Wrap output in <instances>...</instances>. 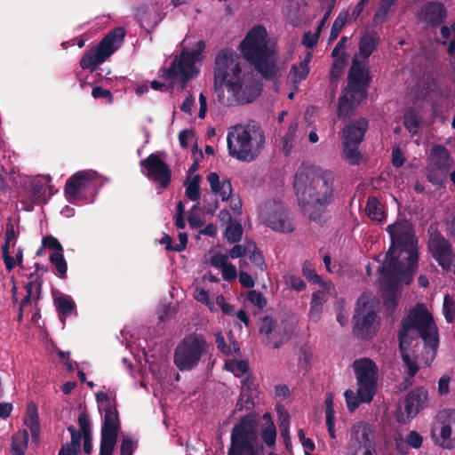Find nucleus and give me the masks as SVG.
Here are the masks:
<instances>
[{
    "label": "nucleus",
    "instance_id": "nucleus-53",
    "mask_svg": "<svg viewBox=\"0 0 455 455\" xmlns=\"http://www.w3.org/2000/svg\"><path fill=\"white\" fill-rule=\"evenodd\" d=\"M247 299L255 307L263 309L267 306V300L263 294L256 290L248 292Z\"/></svg>",
    "mask_w": 455,
    "mask_h": 455
},
{
    "label": "nucleus",
    "instance_id": "nucleus-32",
    "mask_svg": "<svg viewBox=\"0 0 455 455\" xmlns=\"http://www.w3.org/2000/svg\"><path fill=\"white\" fill-rule=\"evenodd\" d=\"M347 53L342 52L338 58H334L331 68L330 70L331 84L337 86L338 80L342 76L346 67Z\"/></svg>",
    "mask_w": 455,
    "mask_h": 455
},
{
    "label": "nucleus",
    "instance_id": "nucleus-33",
    "mask_svg": "<svg viewBox=\"0 0 455 455\" xmlns=\"http://www.w3.org/2000/svg\"><path fill=\"white\" fill-rule=\"evenodd\" d=\"M259 331L260 334H265L271 339L283 331V326H276V322L271 316L265 315L260 321Z\"/></svg>",
    "mask_w": 455,
    "mask_h": 455
},
{
    "label": "nucleus",
    "instance_id": "nucleus-7",
    "mask_svg": "<svg viewBox=\"0 0 455 455\" xmlns=\"http://www.w3.org/2000/svg\"><path fill=\"white\" fill-rule=\"evenodd\" d=\"M228 154L243 162H251L265 144L264 132L259 125H235L227 138Z\"/></svg>",
    "mask_w": 455,
    "mask_h": 455
},
{
    "label": "nucleus",
    "instance_id": "nucleus-41",
    "mask_svg": "<svg viewBox=\"0 0 455 455\" xmlns=\"http://www.w3.org/2000/svg\"><path fill=\"white\" fill-rule=\"evenodd\" d=\"M19 233L15 231L14 226L10 220L6 224V230L4 234V243L2 245V251H10L11 246H15Z\"/></svg>",
    "mask_w": 455,
    "mask_h": 455
},
{
    "label": "nucleus",
    "instance_id": "nucleus-63",
    "mask_svg": "<svg viewBox=\"0 0 455 455\" xmlns=\"http://www.w3.org/2000/svg\"><path fill=\"white\" fill-rule=\"evenodd\" d=\"M135 450L132 440L129 437H124L120 445L121 455H132Z\"/></svg>",
    "mask_w": 455,
    "mask_h": 455
},
{
    "label": "nucleus",
    "instance_id": "nucleus-8",
    "mask_svg": "<svg viewBox=\"0 0 455 455\" xmlns=\"http://www.w3.org/2000/svg\"><path fill=\"white\" fill-rule=\"evenodd\" d=\"M208 349L209 344L203 334H188L178 343L174 350V364L181 371H192L198 366Z\"/></svg>",
    "mask_w": 455,
    "mask_h": 455
},
{
    "label": "nucleus",
    "instance_id": "nucleus-2",
    "mask_svg": "<svg viewBox=\"0 0 455 455\" xmlns=\"http://www.w3.org/2000/svg\"><path fill=\"white\" fill-rule=\"evenodd\" d=\"M292 186L303 213L312 221H324L323 214L334 201L332 172L302 164L295 172Z\"/></svg>",
    "mask_w": 455,
    "mask_h": 455
},
{
    "label": "nucleus",
    "instance_id": "nucleus-34",
    "mask_svg": "<svg viewBox=\"0 0 455 455\" xmlns=\"http://www.w3.org/2000/svg\"><path fill=\"white\" fill-rule=\"evenodd\" d=\"M297 130H298V123L297 122L291 123L289 125L286 133L282 138V142H283L282 150L286 156H290V154L294 147Z\"/></svg>",
    "mask_w": 455,
    "mask_h": 455
},
{
    "label": "nucleus",
    "instance_id": "nucleus-28",
    "mask_svg": "<svg viewBox=\"0 0 455 455\" xmlns=\"http://www.w3.org/2000/svg\"><path fill=\"white\" fill-rule=\"evenodd\" d=\"M155 11L148 5L140 4L135 7L134 16L142 28L147 30L153 29L158 23L156 20H151Z\"/></svg>",
    "mask_w": 455,
    "mask_h": 455
},
{
    "label": "nucleus",
    "instance_id": "nucleus-4",
    "mask_svg": "<svg viewBox=\"0 0 455 455\" xmlns=\"http://www.w3.org/2000/svg\"><path fill=\"white\" fill-rule=\"evenodd\" d=\"M391 244L385 255L381 267L405 271L410 278L416 272L419 261L418 238L412 223L407 219H399L386 228Z\"/></svg>",
    "mask_w": 455,
    "mask_h": 455
},
{
    "label": "nucleus",
    "instance_id": "nucleus-12",
    "mask_svg": "<svg viewBox=\"0 0 455 455\" xmlns=\"http://www.w3.org/2000/svg\"><path fill=\"white\" fill-rule=\"evenodd\" d=\"M379 271L382 278L383 307L386 317H392L397 308V292L399 284L404 283L410 284L413 280L414 273H411L410 279L405 271L399 269H384L380 267Z\"/></svg>",
    "mask_w": 455,
    "mask_h": 455
},
{
    "label": "nucleus",
    "instance_id": "nucleus-25",
    "mask_svg": "<svg viewBox=\"0 0 455 455\" xmlns=\"http://www.w3.org/2000/svg\"><path fill=\"white\" fill-rule=\"evenodd\" d=\"M207 180L212 191L219 194L222 201H228L231 197L233 188L230 180H220L217 172H211L207 175Z\"/></svg>",
    "mask_w": 455,
    "mask_h": 455
},
{
    "label": "nucleus",
    "instance_id": "nucleus-49",
    "mask_svg": "<svg viewBox=\"0 0 455 455\" xmlns=\"http://www.w3.org/2000/svg\"><path fill=\"white\" fill-rule=\"evenodd\" d=\"M251 262L260 271H263L267 268V264L265 262V259L263 253L260 250L257 248L255 244V248H251V253L247 254Z\"/></svg>",
    "mask_w": 455,
    "mask_h": 455
},
{
    "label": "nucleus",
    "instance_id": "nucleus-64",
    "mask_svg": "<svg viewBox=\"0 0 455 455\" xmlns=\"http://www.w3.org/2000/svg\"><path fill=\"white\" fill-rule=\"evenodd\" d=\"M221 269H222V276H223L224 280L230 282L236 278L237 271H236L235 266H234L233 264L228 263Z\"/></svg>",
    "mask_w": 455,
    "mask_h": 455
},
{
    "label": "nucleus",
    "instance_id": "nucleus-39",
    "mask_svg": "<svg viewBox=\"0 0 455 455\" xmlns=\"http://www.w3.org/2000/svg\"><path fill=\"white\" fill-rule=\"evenodd\" d=\"M353 430L356 435V440L359 447L372 445L370 438V428L366 424H358L353 427Z\"/></svg>",
    "mask_w": 455,
    "mask_h": 455
},
{
    "label": "nucleus",
    "instance_id": "nucleus-10",
    "mask_svg": "<svg viewBox=\"0 0 455 455\" xmlns=\"http://www.w3.org/2000/svg\"><path fill=\"white\" fill-rule=\"evenodd\" d=\"M205 47V43L199 40L191 50L183 49L166 70V77L180 78L182 84L181 89H184L188 81L198 75L199 69L196 67V63L204 60Z\"/></svg>",
    "mask_w": 455,
    "mask_h": 455
},
{
    "label": "nucleus",
    "instance_id": "nucleus-60",
    "mask_svg": "<svg viewBox=\"0 0 455 455\" xmlns=\"http://www.w3.org/2000/svg\"><path fill=\"white\" fill-rule=\"evenodd\" d=\"M43 245L48 249L54 250L53 252L63 251V247L57 238L52 235H47L43 238Z\"/></svg>",
    "mask_w": 455,
    "mask_h": 455
},
{
    "label": "nucleus",
    "instance_id": "nucleus-55",
    "mask_svg": "<svg viewBox=\"0 0 455 455\" xmlns=\"http://www.w3.org/2000/svg\"><path fill=\"white\" fill-rule=\"evenodd\" d=\"M344 395L349 411H354L359 406L360 403H363L361 397L350 389L346 390Z\"/></svg>",
    "mask_w": 455,
    "mask_h": 455
},
{
    "label": "nucleus",
    "instance_id": "nucleus-3",
    "mask_svg": "<svg viewBox=\"0 0 455 455\" xmlns=\"http://www.w3.org/2000/svg\"><path fill=\"white\" fill-rule=\"evenodd\" d=\"M419 337L435 355L439 347L438 328L433 315L423 303H417L409 310L403 317L397 332L398 350L406 375L415 376L419 370L418 355L411 349L413 340Z\"/></svg>",
    "mask_w": 455,
    "mask_h": 455
},
{
    "label": "nucleus",
    "instance_id": "nucleus-36",
    "mask_svg": "<svg viewBox=\"0 0 455 455\" xmlns=\"http://www.w3.org/2000/svg\"><path fill=\"white\" fill-rule=\"evenodd\" d=\"M397 0H381L379 9L376 11L373 17V23L382 24L387 20V14L390 8L396 3Z\"/></svg>",
    "mask_w": 455,
    "mask_h": 455
},
{
    "label": "nucleus",
    "instance_id": "nucleus-37",
    "mask_svg": "<svg viewBox=\"0 0 455 455\" xmlns=\"http://www.w3.org/2000/svg\"><path fill=\"white\" fill-rule=\"evenodd\" d=\"M30 281L25 285V290L29 288V291L33 292L36 290L34 299L39 300L42 293L43 286V275L41 273H31L28 275Z\"/></svg>",
    "mask_w": 455,
    "mask_h": 455
},
{
    "label": "nucleus",
    "instance_id": "nucleus-13",
    "mask_svg": "<svg viewBox=\"0 0 455 455\" xmlns=\"http://www.w3.org/2000/svg\"><path fill=\"white\" fill-rule=\"evenodd\" d=\"M357 380V395L364 403H371L376 394L379 369L370 358L357 359L353 363Z\"/></svg>",
    "mask_w": 455,
    "mask_h": 455
},
{
    "label": "nucleus",
    "instance_id": "nucleus-46",
    "mask_svg": "<svg viewBox=\"0 0 455 455\" xmlns=\"http://www.w3.org/2000/svg\"><path fill=\"white\" fill-rule=\"evenodd\" d=\"M243 235V228L240 223L230 224L228 226L225 236L228 243H237Z\"/></svg>",
    "mask_w": 455,
    "mask_h": 455
},
{
    "label": "nucleus",
    "instance_id": "nucleus-52",
    "mask_svg": "<svg viewBox=\"0 0 455 455\" xmlns=\"http://www.w3.org/2000/svg\"><path fill=\"white\" fill-rule=\"evenodd\" d=\"M321 32L322 30L316 28L314 33L311 31L304 33L301 41L302 44L308 49H313L318 43Z\"/></svg>",
    "mask_w": 455,
    "mask_h": 455
},
{
    "label": "nucleus",
    "instance_id": "nucleus-26",
    "mask_svg": "<svg viewBox=\"0 0 455 455\" xmlns=\"http://www.w3.org/2000/svg\"><path fill=\"white\" fill-rule=\"evenodd\" d=\"M53 302L60 320L64 324L66 318L71 315L73 311L76 310V303L70 296L63 293H59L58 296H54Z\"/></svg>",
    "mask_w": 455,
    "mask_h": 455
},
{
    "label": "nucleus",
    "instance_id": "nucleus-20",
    "mask_svg": "<svg viewBox=\"0 0 455 455\" xmlns=\"http://www.w3.org/2000/svg\"><path fill=\"white\" fill-rule=\"evenodd\" d=\"M378 318L377 313L373 309L365 310V304L363 308L359 306L356 307L353 316V333L358 339H369L373 334V324Z\"/></svg>",
    "mask_w": 455,
    "mask_h": 455
},
{
    "label": "nucleus",
    "instance_id": "nucleus-61",
    "mask_svg": "<svg viewBox=\"0 0 455 455\" xmlns=\"http://www.w3.org/2000/svg\"><path fill=\"white\" fill-rule=\"evenodd\" d=\"M92 96L94 99L103 98L106 99L108 103L113 102V95L109 90L104 89L100 86H95L92 90Z\"/></svg>",
    "mask_w": 455,
    "mask_h": 455
},
{
    "label": "nucleus",
    "instance_id": "nucleus-15",
    "mask_svg": "<svg viewBox=\"0 0 455 455\" xmlns=\"http://www.w3.org/2000/svg\"><path fill=\"white\" fill-rule=\"evenodd\" d=\"M141 172L148 180L166 188L172 180V171L169 165L157 154L152 153L140 161Z\"/></svg>",
    "mask_w": 455,
    "mask_h": 455
},
{
    "label": "nucleus",
    "instance_id": "nucleus-35",
    "mask_svg": "<svg viewBox=\"0 0 455 455\" xmlns=\"http://www.w3.org/2000/svg\"><path fill=\"white\" fill-rule=\"evenodd\" d=\"M446 171L429 164L426 169V176L427 180L433 185H441L446 179Z\"/></svg>",
    "mask_w": 455,
    "mask_h": 455
},
{
    "label": "nucleus",
    "instance_id": "nucleus-30",
    "mask_svg": "<svg viewBox=\"0 0 455 455\" xmlns=\"http://www.w3.org/2000/svg\"><path fill=\"white\" fill-rule=\"evenodd\" d=\"M28 434L27 430L15 433L12 437V455H24L28 448Z\"/></svg>",
    "mask_w": 455,
    "mask_h": 455
},
{
    "label": "nucleus",
    "instance_id": "nucleus-5",
    "mask_svg": "<svg viewBox=\"0 0 455 455\" xmlns=\"http://www.w3.org/2000/svg\"><path fill=\"white\" fill-rule=\"evenodd\" d=\"M266 28L258 25L249 30L239 49L243 58L267 80L276 78L279 68L275 52L267 46Z\"/></svg>",
    "mask_w": 455,
    "mask_h": 455
},
{
    "label": "nucleus",
    "instance_id": "nucleus-18",
    "mask_svg": "<svg viewBox=\"0 0 455 455\" xmlns=\"http://www.w3.org/2000/svg\"><path fill=\"white\" fill-rule=\"evenodd\" d=\"M417 16L425 28L435 29L445 22L448 10L442 2L433 0L422 4Z\"/></svg>",
    "mask_w": 455,
    "mask_h": 455
},
{
    "label": "nucleus",
    "instance_id": "nucleus-43",
    "mask_svg": "<svg viewBox=\"0 0 455 455\" xmlns=\"http://www.w3.org/2000/svg\"><path fill=\"white\" fill-rule=\"evenodd\" d=\"M200 175L194 176L186 188V196L191 201L195 202L200 198Z\"/></svg>",
    "mask_w": 455,
    "mask_h": 455
},
{
    "label": "nucleus",
    "instance_id": "nucleus-21",
    "mask_svg": "<svg viewBox=\"0 0 455 455\" xmlns=\"http://www.w3.org/2000/svg\"><path fill=\"white\" fill-rule=\"evenodd\" d=\"M429 249L433 258L442 268L446 271L450 270L455 257L450 241L441 234H437L430 240Z\"/></svg>",
    "mask_w": 455,
    "mask_h": 455
},
{
    "label": "nucleus",
    "instance_id": "nucleus-6",
    "mask_svg": "<svg viewBox=\"0 0 455 455\" xmlns=\"http://www.w3.org/2000/svg\"><path fill=\"white\" fill-rule=\"evenodd\" d=\"M371 82L369 69L356 58L352 61L347 75V84L339 99L337 116L346 119L354 114L355 108L368 96V87Z\"/></svg>",
    "mask_w": 455,
    "mask_h": 455
},
{
    "label": "nucleus",
    "instance_id": "nucleus-22",
    "mask_svg": "<svg viewBox=\"0 0 455 455\" xmlns=\"http://www.w3.org/2000/svg\"><path fill=\"white\" fill-rule=\"evenodd\" d=\"M428 405V391L423 387H417L410 391L404 399V411L408 418H414Z\"/></svg>",
    "mask_w": 455,
    "mask_h": 455
},
{
    "label": "nucleus",
    "instance_id": "nucleus-11",
    "mask_svg": "<svg viewBox=\"0 0 455 455\" xmlns=\"http://www.w3.org/2000/svg\"><path fill=\"white\" fill-rule=\"evenodd\" d=\"M125 35V29L122 27L111 29L96 46L84 52L79 62L80 67L93 72L98 65L119 49Z\"/></svg>",
    "mask_w": 455,
    "mask_h": 455
},
{
    "label": "nucleus",
    "instance_id": "nucleus-51",
    "mask_svg": "<svg viewBox=\"0 0 455 455\" xmlns=\"http://www.w3.org/2000/svg\"><path fill=\"white\" fill-rule=\"evenodd\" d=\"M443 311L446 322L451 323L455 318V302L451 299L448 294L443 299Z\"/></svg>",
    "mask_w": 455,
    "mask_h": 455
},
{
    "label": "nucleus",
    "instance_id": "nucleus-42",
    "mask_svg": "<svg viewBox=\"0 0 455 455\" xmlns=\"http://www.w3.org/2000/svg\"><path fill=\"white\" fill-rule=\"evenodd\" d=\"M403 124L409 132L416 134L419 127V118L414 110H409L403 115Z\"/></svg>",
    "mask_w": 455,
    "mask_h": 455
},
{
    "label": "nucleus",
    "instance_id": "nucleus-27",
    "mask_svg": "<svg viewBox=\"0 0 455 455\" xmlns=\"http://www.w3.org/2000/svg\"><path fill=\"white\" fill-rule=\"evenodd\" d=\"M431 164L432 165L441 168L446 172L451 165V160L448 149L441 145L434 146L431 149Z\"/></svg>",
    "mask_w": 455,
    "mask_h": 455
},
{
    "label": "nucleus",
    "instance_id": "nucleus-57",
    "mask_svg": "<svg viewBox=\"0 0 455 455\" xmlns=\"http://www.w3.org/2000/svg\"><path fill=\"white\" fill-rule=\"evenodd\" d=\"M77 421L81 429L80 431L83 433V436L92 435L91 422L86 411H83L79 414Z\"/></svg>",
    "mask_w": 455,
    "mask_h": 455
},
{
    "label": "nucleus",
    "instance_id": "nucleus-62",
    "mask_svg": "<svg viewBox=\"0 0 455 455\" xmlns=\"http://www.w3.org/2000/svg\"><path fill=\"white\" fill-rule=\"evenodd\" d=\"M405 157L403 153L398 146H395L392 149V164L398 168L403 165Z\"/></svg>",
    "mask_w": 455,
    "mask_h": 455
},
{
    "label": "nucleus",
    "instance_id": "nucleus-1",
    "mask_svg": "<svg viewBox=\"0 0 455 455\" xmlns=\"http://www.w3.org/2000/svg\"><path fill=\"white\" fill-rule=\"evenodd\" d=\"M261 91V85L242 71L235 52L226 48L218 52L214 67V94L220 105L232 107L251 103Z\"/></svg>",
    "mask_w": 455,
    "mask_h": 455
},
{
    "label": "nucleus",
    "instance_id": "nucleus-38",
    "mask_svg": "<svg viewBox=\"0 0 455 455\" xmlns=\"http://www.w3.org/2000/svg\"><path fill=\"white\" fill-rule=\"evenodd\" d=\"M50 262L55 267L59 276L60 278L67 277L68 271V264L64 259L63 253L61 252H52L49 257Z\"/></svg>",
    "mask_w": 455,
    "mask_h": 455
},
{
    "label": "nucleus",
    "instance_id": "nucleus-9",
    "mask_svg": "<svg viewBox=\"0 0 455 455\" xmlns=\"http://www.w3.org/2000/svg\"><path fill=\"white\" fill-rule=\"evenodd\" d=\"M258 421L252 413L240 419L231 432L228 455H258Z\"/></svg>",
    "mask_w": 455,
    "mask_h": 455
},
{
    "label": "nucleus",
    "instance_id": "nucleus-54",
    "mask_svg": "<svg viewBox=\"0 0 455 455\" xmlns=\"http://www.w3.org/2000/svg\"><path fill=\"white\" fill-rule=\"evenodd\" d=\"M302 274L305 278L312 283L320 284L322 283L320 275H317L315 270L307 262H305L303 265Z\"/></svg>",
    "mask_w": 455,
    "mask_h": 455
},
{
    "label": "nucleus",
    "instance_id": "nucleus-16",
    "mask_svg": "<svg viewBox=\"0 0 455 455\" xmlns=\"http://www.w3.org/2000/svg\"><path fill=\"white\" fill-rule=\"evenodd\" d=\"M264 224L271 229L281 233H291L294 230L283 205L276 201H269L264 204L260 212Z\"/></svg>",
    "mask_w": 455,
    "mask_h": 455
},
{
    "label": "nucleus",
    "instance_id": "nucleus-31",
    "mask_svg": "<svg viewBox=\"0 0 455 455\" xmlns=\"http://www.w3.org/2000/svg\"><path fill=\"white\" fill-rule=\"evenodd\" d=\"M311 56L308 55L304 60H302L299 66L293 65L289 73V78L294 83L298 84L305 80L309 74V61Z\"/></svg>",
    "mask_w": 455,
    "mask_h": 455
},
{
    "label": "nucleus",
    "instance_id": "nucleus-58",
    "mask_svg": "<svg viewBox=\"0 0 455 455\" xmlns=\"http://www.w3.org/2000/svg\"><path fill=\"white\" fill-rule=\"evenodd\" d=\"M405 443L413 449H419L422 446L423 438L417 431L411 430L406 435Z\"/></svg>",
    "mask_w": 455,
    "mask_h": 455
},
{
    "label": "nucleus",
    "instance_id": "nucleus-44",
    "mask_svg": "<svg viewBox=\"0 0 455 455\" xmlns=\"http://www.w3.org/2000/svg\"><path fill=\"white\" fill-rule=\"evenodd\" d=\"M283 331L275 334L276 339L273 342L274 348H280L285 342L289 340L292 334V329L288 326V323L285 321L282 322ZM275 339V337L273 338Z\"/></svg>",
    "mask_w": 455,
    "mask_h": 455
},
{
    "label": "nucleus",
    "instance_id": "nucleus-17",
    "mask_svg": "<svg viewBox=\"0 0 455 455\" xmlns=\"http://www.w3.org/2000/svg\"><path fill=\"white\" fill-rule=\"evenodd\" d=\"M441 420L436 428L432 430L435 444L445 448H455V409H445L440 415Z\"/></svg>",
    "mask_w": 455,
    "mask_h": 455
},
{
    "label": "nucleus",
    "instance_id": "nucleus-56",
    "mask_svg": "<svg viewBox=\"0 0 455 455\" xmlns=\"http://www.w3.org/2000/svg\"><path fill=\"white\" fill-rule=\"evenodd\" d=\"M277 412L280 414V417L282 418L279 426L281 435L283 438H285L286 436H289V414L284 411V409L282 406H279L277 408Z\"/></svg>",
    "mask_w": 455,
    "mask_h": 455
},
{
    "label": "nucleus",
    "instance_id": "nucleus-14",
    "mask_svg": "<svg viewBox=\"0 0 455 455\" xmlns=\"http://www.w3.org/2000/svg\"><path fill=\"white\" fill-rule=\"evenodd\" d=\"M368 129V120L359 118L347 124L342 130L341 142L345 160L350 165L359 164L361 153L358 150L359 145L363 140Z\"/></svg>",
    "mask_w": 455,
    "mask_h": 455
},
{
    "label": "nucleus",
    "instance_id": "nucleus-47",
    "mask_svg": "<svg viewBox=\"0 0 455 455\" xmlns=\"http://www.w3.org/2000/svg\"><path fill=\"white\" fill-rule=\"evenodd\" d=\"M31 199L36 203H40L44 196V187L41 180H33L29 183Z\"/></svg>",
    "mask_w": 455,
    "mask_h": 455
},
{
    "label": "nucleus",
    "instance_id": "nucleus-29",
    "mask_svg": "<svg viewBox=\"0 0 455 455\" xmlns=\"http://www.w3.org/2000/svg\"><path fill=\"white\" fill-rule=\"evenodd\" d=\"M365 212L371 220L381 222L387 218L382 204L375 196L368 197Z\"/></svg>",
    "mask_w": 455,
    "mask_h": 455
},
{
    "label": "nucleus",
    "instance_id": "nucleus-23",
    "mask_svg": "<svg viewBox=\"0 0 455 455\" xmlns=\"http://www.w3.org/2000/svg\"><path fill=\"white\" fill-rule=\"evenodd\" d=\"M120 428L121 424L118 411L115 405L108 404L105 408L100 435L118 437Z\"/></svg>",
    "mask_w": 455,
    "mask_h": 455
},
{
    "label": "nucleus",
    "instance_id": "nucleus-40",
    "mask_svg": "<svg viewBox=\"0 0 455 455\" xmlns=\"http://www.w3.org/2000/svg\"><path fill=\"white\" fill-rule=\"evenodd\" d=\"M348 16H349V13L347 11L341 12L339 13V15L337 16V18L335 19V20L332 24L331 29V33H330V36H329L330 42L334 41L339 36V33L341 32V30L343 29L344 26L346 25V23L347 21Z\"/></svg>",
    "mask_w": 455,
    "mask_h": 455
},
{
    "label": "nucleus",
    "instance_id": "nucleus-24",
    "mask_svg": "<svg viewBox=\"0 0 455 455\" xmlns=\"http://www.w3.org/2000/svg\"><path fill=\"white\" fill-rule=\"evenodd\" d=\"M380 42L379 35L375 30L365 31L359 41V55L367 60L376 50Z\"/></svg>",
    "mask_w": 455,
    "mask_h": 455
},
{
    "label": "nucleus",
    "instance_id": "nucleus-50",
    "mask_svg": "<svg viewBox=\"0 0 455 455\" xmlns=\"http://www.w3.org/2000/svg\"><path fill=\"white\" fill-rule=\"evenodd\" d=\"M251 248H255L254 242H249L246 245L235 244L228 252V257L231 259H237L243 255L251 253Z\"/></svg>",
    "mask_w": 455,
    "mask_h": 455
},
{
    "label": "nucleus",
    "instance_id": "nucleus-48",
    "mask_svg": "<svg viewBox=\"0 0 455 455\" xmlns=\"http://www.w3.org/2000/svg\"><path fill=\"white\" fill-rule=\"evenodd\" d=\"M261 436L264 443L271 447L275 443L276 439V429L273 421H270L267 427H263L261 431Z\"/></svg>",
    "mask_w": 455,
    "mask_h": 455
},
{
    "label": "nucleus",
    "instance_id": "nucleus-59",
    "mask_svg": "<svg viewBox=\"0 0 455 455\" xmlns=\"http://www.w3.org/2000/svg\"><path fill=\"white\" fill-rule=\"evenodd\" d=\"M254 406L252 398L244 394H241L235 404V411H242L244 408L251 410Z\"/></svg>",
    "mask_w": 455,
    "mask_h": 455
},
{
    "label": "nucleus",
    "instance_id": "nucleus-45",
    "mask_svg": "<svg viewBox=\"0 0 455 455\" xmlns=\"http://www.w3.org/2000/svg\"><path fill=\"white\" fill-rule=\"evenodd\" d=\"M116 441L117 437L100 435V455H112Z\"/></svg>",
    "mask_w": 455,
    "mask_h": 455
},
{
    "label": "nucleus",
    "instance_id": "nucleus-19",
    "mask_svg": "<svg viewBox=\"0 0 455 455\" xmlns=\"http://www.w3.org/2000/svg\"><path fill=\"white\" fill-rule=\"evenodd\" d=\"M95 181V176L91 171H80L68 179L64 193L68 201L73 204L81 199L82 192L90 188Z\"/></svg>",
    "mask_w": 455,
    "mask_h": 455
}]
</instances>
